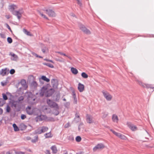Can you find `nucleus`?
Listing matches in <instances>:
<instances>
[{"mask_svg": "<svg viewBox=\"0 0 154 154\" xmlns=\"http://www.w3.org/2000/svg\"><path fill=\"white\" fill-rule=\"evenodd\" d=\"M18 8L17 5L13 4L9 6V10L12 14L17 17L18 20H20L21 17V15L23 14V11L22 9H19L18 11H14Z\"/></svg>", "mask_w": 154, "mask_h": 154, "instance_id": "nucleus-1", "label": "nucleus"}, {"mask_svg": "<svg viewBox=\"0 0 154 154\" xmlns=\"http://www.w3.org/2000/svg\"><path fill=\"white\" fill-rule=\"evenodd\" d=\"M27 97V102L30 105H34L37 102V100L35 96L33 95L31 92H27L25 94Z\"/></svg>", "mask_w": 154, "mask_h": 154, "instance_id": "nucleus-2", "label": "nucleus"}, {"mask_svg": "<svg viewBox=\"0 0 154 154\" xmlns=\"http://www.w3.org/2000/svg\"><path fill=\"white\" fill-rule=\"evenodd\" d=\"M41 96H45L46 97L48 96V85L44 86L42 88L40 93Z\"/></svg>", "mask_w": 154, "mask_h": 154, "instance_id": "nucleus-3", "label": "nucleus"}, {"mask_svg": "<svg viewBox=\"0 0 154 154\" xmlns=\"http://www.w3.org/2000/svg\"><path fill=\"white\" fill-rule=\"evenodd\" d=\"M102 94L104 97L108 101H110L112 100V97L109 92L105 91H103Z\"/></svg>", "mask_w": 154, "mask_h": 154, "instance_id": "nucleus-4", "label": "nucleus"}, {"mask_svg": "<svg viewBox=\"0 0 154 154\" xmlns=\"http://www.w3.org/2000/svg\"><path fill=\"white\" fill-rule=\"evenodd\" d=\"M110 131L120 139L123 140H125L127 139V137L125 135L121 133L117 132L111 129L110 130Z\"/></svg>", "mask_w": 154, "mask_h": 154, "instance_id": "nucleus-5", "label": "nucleus"}, {"mask_svg": "<svg viewBox=\"0 0 154 154\" xmlns=\"http://www.w3.org/2000/svg\"><path fill=\"white\" fill-rule=\"evenodd\" d=\"M79 28L85 34H89L91 33L90 31L87 29L83 25H80L79 26Z\"/></svg>", "mask_w": 154, "mask_h": 154, "instance_id": "nucleus-6", "label": "nucleus"}, {"mask_svg": "<svg viewBox=\"0 0 154 154\" xmlns=\"http://www.w3.org/2000/svg\"><path fill=\"white\" fill-rule=\"evenodd\" d=\"M49 105L51 108L54 109H57L59 108L57 103L52 101H51L50 100H49Z\"/></svg>", "mask_w": 154, "mask_h": 154, "instance_id": "nucleus-7", "label": "nucleus"}, {"mask_svg": "<svg viewBox=\"0 0 154 154\" xmlns=\"http://www.w3.org/2000/svg\"><path fill=\"white\" fill-rule=\"evenodd\" d=\"M105 148L104 144L102 143H100L97 144L93 148L94 151H96L98 149H101Z\"/></svg>", "mask_w": 154, "mask_h": 154, "instance_id": "nucleus-8", "label": "nucleus"}, {"mask_svg": "<svg viewBox=\"0 0 154 154\" xmlns=\"http://www.w3.org/2000/svg\"><path fill=\"white\" fill-rule=\"evenodd\" d=\"M36 108L32 109L30 106H28L26 108V111L27 113L29 115H31L34 113V112L36 110Z\"/></svg>", "mask_w": 154, "mask_h": 154, "instance_id": "nucleus-9", "label": "nucleus"}, {"mask_svg": "<svg viewBox=\"0 0 154 154\" xmlns=\"http://www.w3.org/2000/svg\"><path fill=\"white\" fill-rule=\"evenodd\" d=\"M48 128L46 127H42L39 128L38 130L35 131V133L37 134H40L42 133H44L48 130Z\"/></svg>", "mask_w": 154, "mask_h": 154, "instance_id": "nucleus-10", "label": "nucleus"}, {"mask_svg": "<svg viewBox=\"0 0 154 154\" xmlns=\"http://www.w3.org/2000/svg\"><path fill=\"white\" fill-rule=\"evenodd\" d=\"M127 125L132 131H135L137 129V127L132 124L130 122H127Z\"/></svg>", "mask_w": 154, "mask_h": 154, "instance_id": "nucleus-11", "label": "nucleus"}, {"mask_svg": "<svg viewBox=\"0 0 154 154\" xmlns=\"http://www.w3.org/2000/svg\"><path fill=\"white\" fill-rule=\"evenodd\" d=\"M51 85L54 88H57L58 85V81L56 79H53L51 81Z\"/></svg>", "mask_w": 154, "mask_h": 154, "instance_id": "nucleus-12", "label": "nucleus"}, {"mask_svg": "<svg viewBox=\"0 0 154 154\" xmlns=\"http://www.w3.org/2000/svg\"><path fill=\"white\" fill-rule=\"evenodd\" d=\"M112 121L116 123H118L119 121V118L118 116L115 114H113L112 116Z\"/></svg>", "mask_w": 154, "mask_h": 154, "instance_id": "nucleus-13", "label": "nucleus"}, {"mask_svg": "<svg viewBox=\"0 0 154 154\" xmlns=\"http://www.w3.org/2000/svg\"><path fill=\"white\" fill-rule=\"evenodd\" d=\"M9 55L11 56V59L13 61H16L18 59V56L12 52H11Z\"/></svg>", "mask_w": 154, "mask_h": 154, "instance_id": "nucleus-14", "label": "nucleus"}, {"mask_svg": "<svg viewBox=\"0 0 154 154\" xmlns=\"http://www.w3.org/2000/svg\"><path fill=\"white\" fill-rule=\"evenodd\" d=\"M84 85L80 83H79L78 86V89L79 91L80 92H82L84 90Z\"/></svg>", "mask_w": 154, "mask_h": 154, "instance_id": "nucleus-15", "label": "nucleus"}, {"mask_svg": "<svg viewBox=\"0 0 154 154\" xmlns=\"http://www.w3.org/2000/svg\"><path fill=\"white\" fill-rule=\"evenodd\" d=\"M56 16V14L55 11L52 9L49 10V17H54Z\"/></svg>", "mask_w": 154, "mask_h": 154, "instance_id": "nucleus-16", "label": "nucleus"}, {"mask_svg": "<svg viewBox=\"0 0 154 154\" xmlns=\"http://www.w3.org/2000/svg\"><path fill=\"white\" fill-rule=\"evenodd\" d=\"M86 121L87 123H91L93 122L92 117L90 115H87L86 116Z\"/></svg>", "mask_w": 154, "mask_h": 154, "instance_id": "nucleus-17", "label": "nucleus"}, {"mask_svg": "<svg viewBox=\"0 0 154 154\" xmlns=\"http://www.w3.org/2000/svg\"><path fill=\"white\" fill-rule=\"evenodd\" d=\"M8 95L11 96V94L9 92H7L6 94H5V93H3L2 94V96L3 98V100L5 101V100H7L8 98L7 96Z\"/></svg>", "mask_w": 154, "mask_h": 154, "instance_id": "nucleus-18", "label": "nucleus"}, {"mask_svg": "<svg viewBox=\"0 0 154 154\" xmlns=\"http://www.w3.org/2000/svg\"><path fill=\"white\" fill-rule=\"evenodd\" d=\"M71 71L72 73L75 75H77L78 73V70L76 68L73 67L71 68Z\"/></svg>", "mask_w": 154, "mask_h": 154, "instance_id": "nucleus-19", "label": "nucleus"}, {"mask_svg": "<svg viewBox=\"0 0 154 154\" xmlns=\"http://www.w3.org/2000/svg\"><path fill=\"white\" fill-rule=\"evenodd\" d=\"M42 80L45 81L46 82H48V79L45 76L43 75L41 78H39V81L41 82Z\"/></svg>", "mask_w": 154, "mask_h": 154, "instance_id": "nucleus-20", "label": "nucleus"}, {"mask_svg": "<svg viewBox=\"0 0 154 154\" xmlns=\"http://www.w3.org/2000/svg\"><path fill=\"white\" fill-rule=\"evenodd\" d=\"M59 109H54L53 111V113L54 115L57 116V115L59 113Z\"/></svg>", "mask_w": 154, "mask_h": 154, "instance_id": "nucleus-21", "label": "nucleus"}, {"mask_svg": "<svg viewBox=\"0 0 154 154\" xmlns=\"http://www.w3.org/2000/svg\"><path fill=\"white\" fill-rule=\"evenodd\" d=\"M51 149L52 152L54 153H56L57 151L56 147L55 146H53L51 147Z\"/></svg>", "mask_w": 154, "mask_h": 154, "instance_id": "nucleus-22", "label": "nucleus"}, {"mask_svg": "<svg viewBox=\"0 0 154 154\" xmlns=\"http://www.w3.org/2000/svg\"><path fill=\"white\" fill-rule=\"evenodd\" d=\"M24 100V97L23 96H21L19 97H18V99L17 102L18 103H22L23 101Z\"/></svg>", "mask_w": 154, "mask_h": 154, "instance_id": "nucleus-23", "label": "nucleus"}, {"mask_svg": "<svg viewBox=\"0 0 154 154\" xmlns=\"http://www.w3.org/2000/svg\"><path fill=\"white\" fill-rule=\"evenodd\" d=\"M6 70V69H2L0 72V74L3 76H4L6 75L7 74Z\"/></svg>", "mask_w": 154, "mask_h": 154, "instance_id": "nucleus-24", "label": "nucleus"}, {"mask_svg": "<svg viewBox=\"0 0 154 154\" xmlns=\"http://www.w3.org/2000/svg\"><path fill=\"white\" fill-rule=\"evenodd\" d=\"M81 76L84 79H87L88 77V75L85 72H82L81 73Z\"/></svg>", "mask_w": 154, "mask_h": 154, "instance_id": "nucleus-25", "label": "nucleus"}, {"mask_svg": "<svg viewBox=\"0 0 154 154\" xmlns=\"http://www.w3.org/2000/svg\"><path fill=\"white\" fill-rule=\"evenodd\" d=\"M23 32L25 34L31 36L32 34H31L30 32L27 31V30L25 29H23Z\"/></svg>", "mask_w": 154, "mask_h": 154, "instance_id": "nucleus-26", "label": "nucleus"}, {"mask_svg": "<svg viewBox=\"0 0 154 154\" xmlns=\"http://www.w3.org/2000/svg\"><path fill=\"white\" fill-rule=\"evenodd\" d=\"M54 91L55 90L53 89H51L49 90V96L53 94Z\"/></svg>", "mask_w": 154, "mask_h": 154, "instance_id": "nucleus-27", "label": "nucleus"}, {"mask_svg": "<svg viewBox=\"0 0 154 154\" xmlns=\"http://www.w3.org/2000/svg\"><path fill=\"white\" fill-rule=\"evenodd\" d=\"M13 126L14 128V131H17L19 130V129L16 124H14L13 125Z\"/></svg>", "mask_w": 154, "mask_h": 154, "instance_id": "nucleus-28", "label": "nucleus"}, {"mask_svg": "<svg viewBox=\"0 0 154 154\" xmlns=\"http://www.w3.org/2000/svg\"><path fill=\"white\" fill-rule=\"evenodd\" d=\"M5 103V101L2 99L0 98V106H2Z\"/></svg>", "mask_w": 154, "mask_h": 154, "instance_id": "nucleus-29", "label": "nucleus"}, {"mask_svg": "<svg viewBox=\"0 0 154 154\" xmlns=\"http://www.w3.org/2000/svg\"><path fill=\"white\" fill-rule=\"evenodd\" d=\"M17 101H15L14 100H12L11 101L12 106L14 107H16L17 106Z\"/></svg>", "mask_w": 154, "mask_h": 154, "instance_id": "nucleus-30", "label": "nucleus"}, {"mask_svg": "<svg viewBox=\"0 0 154 154\" xmlns=\"http://www.w3.org/2000/svg\"><path fill=\"white\" fill-rule=\"evenodd\" d=\"M5 109H6V112H8V113L9 112H10L11 110V107L8 105H7V106Z\"/></svg>", "mask_w": 154, "mask_h": 154, "instance_id": "nucleus-31", "label": "nucleus"}, {"mask_svg": "<svg viewBox=\"0 0 154 154\" xmlns=\"http://www.w3.org/2000/svg\"><path fill=\"white\" fill-rule=\"evenodd\" d=\"M75 140L77 142H79L81 140V138L79 136H77L76 137Z\"/></svg>", "mask_w": 154, "mask_h": 154, "instance_id": "nucleus-32", "label": "nucleus"}, {"mask_svg": "<svg viewBox=\"0 0 154 154\" xmlns=\"http://www.w3.org/2000/svg\"><path fill=\"white\" fill-rule=\"evenodd\" d=\"M7 41L8 42V43L11 44L12 43V39L9 37H8V38L7 39Z\"/></svg>", "mask_w": 154, "mask_h": 154, "instance_id": "nucleus-33", "label": "nucleus"}, {"mask_svg": "<svg viewBox=\"0 0 154 154\" xmlns=\"http://www.w3.org/2000/svg\"><path fill=\"white\" fill-rule=\"evenodd\" d=\"M39 14L41 15L42 17L46 19H47V17L43 13L40 12Z\"/></svg>", "mask_w": 154, "mask_h": 154, "instance_id": "nucleus-34", "label": "nucleus"}, {"mask_svg": "<svg viewBox=\"0 0 154 154\" xmlns=\"http://www.w3.org/2000/svg\"><path fill=\"white\" fill-rule=\"evenodd\" d=\"M77 1V2L78 4L80 6H81L82 5V3L80 0H76Z\"/></svg>", "mask_w": 154, "mask_h": 154, "instance_id": "nucleus-35", "label": "nucleus"}, {"mask_svg": "<svg viewBox=\"0 0 154 154\" xmlns=\"http://www.w3.org/2000/svg\"><path fill=\"white\" fill-rule=\"evenodd\" d=\"M26 81L24 80H22L20 82V83L22 85H24L26 84Z\"/></svg>", "mask_w": 154, "mask_h": 154, "instance_id": "nucleus-36", "label": "nucleus"}, {"mask_svg": "<svg viewBox=\"0 0 154 154\" xmlns=\"http://www.w3.org/2000/svg\"><path fill=\"white\" fill-rule=\"evenodd\" d=\"M146 87L147 88H154L152 87L151 86V85H149V84H146L145 85Z\"/></svg>", "mask_w": 154, "mask_h": 154, "instance_id": "nucleus-37", "label": "nucleus"}, {"mask_svg": "<svg viewBox=\"0 0 154 154\" xmlns=\"http://www.w3.org/2000/svg\"><path fill=\"white\" fill-rule=\"evenodd\" d=\"M15 72V71L14 69H11L10 71V73L11 74H13Z\"/></svg>", "mask_w": 154, "mask_h": 154, "instance_id": "nucleus-38", "label": "nucleus"}, {"mask_svg": "<svg viewBox=\"0 0 154 154\" xmlns=\"http://www.w3.org/2000/svg\"><path fill=\"white\" fill-rule=\"evenodd\" d=\"M26 116L25 115H23V114H22L21 116V119H24L25 118H26Z\"/></svg>", "mask_w": 154, "mask_h": 154, "instance_id": "nucleus-39", "label": "nucleus"}, {"mask_svg": "<svg viewBox=\"0 0 154 154\" xmlns=\"http://www.w3.org/2000/svg\"><path fill=\"white\" fill-rule=\"evenodd\" d=\"M57 98L55 100L56 101H58V100L59 99L60 97V94H58L57 96Z\"/></svg>", "mask_w": 154, "mask_h": 154, "instance_id": "nucleus-40", "label": "nucleus"}, {"mask_svg": "<svg viewBox=\"0 0 154 154\" xmlns=\"http://www.w3.org/2000/svg\"><path fill=\"white\" fill-rule=\"evenodd\" d=\"M75 118H78L79 119V120H80V119L79 118V116L78 113L75 114Z\"/></svg>", "mask_w": 154, "mask_h": 154, "instance_id": "nucleus-41", "label": "nucleus"}, {"mask_svg": "<svg viewBox=\"0 0 154 154\" xmlns=\"http://www.w3.org/2000/svg\"><path fill=\"white\" fill-rule=\"evenodd\" d=\"M74 103L76 104L77 103V100L76 97L74 96Z\"/></svg>", "mask_w": 154, "mask_h": 154, "instance_id": "nucleus-42", "label": "nucleus"}, {"mask_svg": "<svg viewBox=\"0 0 154 154\" xmlns=\"http://www.w3.org/2000/svg\"><path fill=\"white\" fill-rule=\"evenodd\" d=\"M57 53L60 54H61V55H63V56H66V55L65 54L63 53L60 52H57Z\"/></svg>", "mask_w": 154, "mask_h": 154, "instance_id": "nucleus-43", "label": "nucleus"}, {"mask_svg": "<svg viewBox=\"0 0 154 154\" xmlns=\"http://www.w3.org/2000/svg\"><path fill=\"white\" fill-rule=\"evenodd\" d=\"M7 27L12 32L11 28L9 25L8 24H6Z\"/></svg>", "mask_w": 154, "mask_h": 154, "instance_id": "nucleus-44", "label": "nucleus"}, {"mask_svg": "<svg viewBox=\"0 0 154 154\" xmlns=\"http://www.w3.org/2000/svg\"><path fill=\"white\" fill-rule=\"evenodd\" d=\"M0 36H1V37L3 38H5V35L4 34H3V33H1L0 34Z\"/></svg>", "mask_w": 154, "mask_h": 154, "instance_id": "nucleus-45", "label": "nucleus"}, {"mask_svg": "<svg viewBox=\"0 0 154 154\" xmlns=\"http://www.w3.org/2000/svg\"><path fill=\"white\" fill-rule=\"evenodd\" d=\"M49 67L51 68H53L54 67V66L53 64L49 63Z\"/></svg>", "mask_w": 154, "mask_h": 154, "instance_id": "nucleus-46", "label": "nucleus"}, {"mask_svg": "<svg viewBox=\"0 0 154 154\" xmlns=\"http://www.w3.org/2000/svg\"><path fill=\"white\" fill-rule=\"evenodd\" d=\"M16 154H24V153L23 152H16Z\"/></svg>", "mask_w": 154, "mask_h": 154, "instance_id": "nucleus-47", "label": "nucleus"}, {"mask_svg": "<svg viewBox=\"0 0 154 154\" xmlns=\"http://www.w3.org/2000/svg\"><path fill=\"white\" fill-rule=\"evenodd\" d=\"M47 106H43V109L44 110H45V109L47 110Z\"/></svg>", "mask_w": 154, "mask_h": 154, "instance_id": "nucleus-48", "label": "nucleus"}, {"mask_svg": "<svg viewBox=\"0 0 154 154\" xmlns=\"http://www.w3.org/2000/svg\"><path fill=\"white\" fill-rule=\"evenodd\" d=\"M3 112V110L1 108H0V115Z\"/></svg>", "mask_w": 154, "mask_h": 154, "instance_id": "nucleus-49", "label": "nucleus"}, {"mask_svg": "<svg viewBox=\"0 0 154 154\" xmlns=\"http://www.w3.org/2000/svg\"><path fill=\"white\" fill-rule=\"evenodd\" d=\"M52 137V135L51 134L50 132L49 133V137Z\"/></svg>", "mask_w": 154, "mask_h": 154, "instance_id": "nucleus-50", "label": "nucleus"}, {"mask_svg": "<svg viewBox=\"0 0 154 154\" xmlns=\"http://www.w3.org/2000/svg\"><path fill=\"white\" fill-rule=\"evenodd\" d=\"M45 136L46 138H47L48 137V134L46 133L45 134Z\"/></svg>", "mask_w": 154, "mask_h": 154, "instance_id": "nucleus-51", "label": "nucleus"}, {"mask_svg": "<svg viewBox=\"0 0 154 154\" xmlns=\"http://www.w3.org/2000/svg\"><path fill=\"white\" fill-rule=\"evenodd\" d=\"M107 116V114H106L103 115V118H105V117H106Z\"/></svg>", "mask_w": 154, "mask_h": 154, "instance_id": "nucleus-52", "label": "nucleus"}, {"mask_svg": "<svg viewBox=\"0 0 154 154\" xmlns=\"http://www.w3.org/2000/svg\"><path fill=\"white\" fill-rule=\"evenodd\" d=\"M73 96L74 97V96L75 97H76V95L74 92H73Z\"/></svg>", "mask_w": 154, "mask_h": 154, "instance_id": "nucleus-53", "label": "nucleus"}, {"mask_svg": "<svg viewBox=\"0 0 154 154\" xmlns=\"http://www.w3.org/2000/svg\"><path fill=\"white\" fill-rule=\"evenodd\" d=\"M63 154H68V152L67 151H64V153Z\"/></svg>", "mask_w": 154, "mask_h": 154, "instance_id": "nucleus-54", "label": "nucleus"}, {"mask_svg": "<svg viewBox=\"0 0 154 154\" xmlns=\"http://www.w3.org/2000/svg\"><path fill=\"white\" fill-rule=\"evenodd\" d=\"M66 57H67L68 58H69V59H70V60H71L72 59V58H71V57L69 56H68L67 55H66Z\"/></svg>", "mask_w": 154, "mask_h": 154, "instance_id": "nucleus-55", "label": "nucleus"}, {"mask_svg": "<svg viewBox=\"0 0 154 154\" xmlns=\"http://www.w3.org/2000/svg\"><path fill=\"white\" fill-rule=\"evenodd\" d=\"M42 51L43 52V53H44L45 52V49H42Z\"/></svg>", "mask_w": 154, "mask_h": 154, "instance_id": "nucleus-56", "label": "nucleus"}, {"mask_svg": "<svg viewBox=\"0 0 154 154\" xmlns=\"http://www.w3.org/2000/svg\"><path fill=\"white\" fill-rule=\"evenodd\" d=\"M6 17H7V19H9L10 18V17H9V16H6Z\"/></svg>", "mask_w": 154, "mask_h": 154, "instance_id": "nucleus-57", "label": "nucleus"}, {"mask_svg": "<svg viewBox=\"0 0 154 154\" xmlns=\"http://www.w3.org/2000/svg\"><path fill=\"white\" fill-rule=\"evenodd\" d=\"M35 56L37 57H38V55L37 54H35Z\"/></svg>", "mask_w": 154, "mask_h": 154, "instance_id": "nucleus-58", "label": "nucleus"}, {"mask_svg": "<svg viewBox=\"0 0 154 154\" xmlns=\"http://www.w3.org/2000/svg\"><path fill=\"white\" fill-rule=\"evenodd\" d=\"M49 61H50V62H51L52 63H54V62H52V60H49Z\"/></svg>", "mask_w": 154, "mask_h": 154, "instance_id": "nucleus-59", "label": "nucleus"}, {"mask_svg": "<svg viewBox=\"0 0 154 154\" xmlns=\"http://www.w3.org/2000/svg\"><path fill=\"white\" fill-rule=\"evenodd\" d=\"M47 103H48V100H47Z\"/></svg>", "mask_w": 154, "mask_h": 154, "instance_id": "nucleus-60", "label": "nucleus"}, {"mask_svg": "<svg viewBox=\"0 0 154 154\" xmlns=\"http://www.w3.org/2000/svg\"><path fill=\"white\" fill-rule=\"evenodd\" d=\"M63 100L64 101H66V99H65L64 98V99H63Z\"/></svg>", "mask_w": 154, "mask_h": 154, "instance_id": "nucleus-61", "label": "nucleus"}, {"mask_svg": "<svg viewBox=\"0 0 154 154\" xmlns=\"http://www.w3.org/2000/svg\"><path fill=\"white\" fill-rule=\"evenodd\" d=\"M38 57H39V58H42V57L41 56H38Z\"/></svg>", "mask_w": 154, "mask_h": 154, "instance_id": "nucleus-62", "label": "nucleus"}, {"mask_svg": "<svg viewBox=\"0 0 154 154\" xmlns=\"http://www.w3.org/2000/svg\"><path fill=\"white\" fill-rule=\"evenodd\" d=\"M36 137V140H37V137Z\"/></svg>", "mask_w": 154, "mask_h": 154, "instance_id": "nucleus-63", "label": "nucleus"}, {"mask_svg": "<svg viewBox=\"0 0 154 154\" xmlns=\"http://www.w3.org/2000/svg\"><path fill=\"white\" fill-rule=\"evenodd\" d=\"M2 83V85H4V84H3Z\"/></svg>", "mask_w": 154, "mask_h": 154, "instance_id": "nucleus-64", "label": "nucleus"}]
</instances>
